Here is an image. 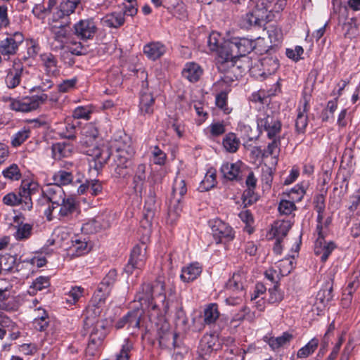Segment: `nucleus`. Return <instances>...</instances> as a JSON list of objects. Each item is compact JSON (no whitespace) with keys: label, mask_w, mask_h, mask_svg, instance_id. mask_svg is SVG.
<instances>
[{"label":"nucleus","mask_w":360,"mask_h":360,"mask_svg":"<svg viewBox=\"0 0 360 360\" xmlns=\"http://www.w3.org/2000/svg\"><path fill=\"white\" fill-rule=\"evenodd\" d=\"M271 141L268 143L266 149L264 150L262 156L268 157L269 155H273L276 151L279 150L281 145V135L275 136L274 137L268 138Z\"/></svg>","instance_id":"603ef678"},{"label":"nucleus","mask_w":360,"mask_h":360,"mask_svg":"<svg viewBox=\"0 0 360 360\" xmlns=\"http://www.w3.org/2000/svg\"><path fill=\"white\" fill-rule=\"evenodd\" d=\"M265 12L257 8L252 9L242 18L241 25L245 29L260 27L265 24Z\"/></svg>","instance_id":"2eb2a0df"},{"label":"nucleus","mask_w":360,"mask_h":360,"mask_svg":"<svg viewBox=\"0 0 360 360\" xmlns=\"http://www.w3.org/2000/svg\"><path fill=\"white\" fill-rule=\"evenodd\" d=\"M72 244L68 249V254L71 257L82 256L89 252L90 247L85 238L75 236L71 240Z\"/></svg>","instance_id":"aec40b11"},{"label":"nucleus","mask_w":360,"mask_h":360,"mask_svg":"<svg viewBox=\"0 0 360 360\" xmlns=\"http://www.w3.org/2000/svg\"><path fill=\"white\" fill-rule=\"evenodd\" d=\"M83 292L84 289L78 286L72 287L67 295V302L71 304H75L82 296Z\"/></svg>","instance_id":"338daca9"},{"label":"nucleus","mask_w":360,"mask_h":360,"mask_svg":"<svg viewBox=\"0 0 360 360\" xmlns=\"http://www.w3.org/2000/svg\"><path fill=\"white\" fill-rule=\"evenodd\" d=\"M220 348L218 336L214 334H205L200 340L199 352L202 356H209Z\"/></svg>","instance_id":"dca6fc26"},{"label":"nucleus","mask_w":360,"mask_h":360,"mask_svg":"<svg viewBox=\"0 0 360 360\" xmlns=\"http://www.w3.org/2000/svg\"><path fill=\"white\" fill-rule=\"evenodd\" d=\"M56 4L57 0H44L42 4H38L34 6L32 13L38 18H43L44 14L51 13Z\"/></svg>","instance_id":"79ce46f5"},{"label":"nucleus","mask_w":360,"mask_h":360,"mask_svg":"<svg viewBox=\"0 0 360 360\" xmlns=\"http://www.w3.org/2000/svg\"><path fill=\"white\" fill-rule=\"evenodd\" d=\"M32 184L22 182L17 191L10 192L2 198L4 205L10 207L21 205L24 210H30L32 208V195L33 188Z\"/></svg>","instance_id":"7ed1b4c3"},{"label":"nucleus","mask_w":360,"mask_h":360,"mask_svg":"<svg viewBox=\"0 0 360 360\" xmlns=\"http://www.w3.org/2000/svg\"><path fill=\"white\" fill-rule=\"evenodd\" d=\"M46 264V259L44 257L41 255L34 256L32 258H27L22 260L20 263L17 265V269L20 266H24L30 265L32 267L40 268L44 266Z\"/></svg>","instance_id":"3c124183"},{"label":"nucleus","mask_w":360,"mask_h":360,"mask_svg":"<svg viewBox=\"0 0 360 360\" xmlns=\"http://www.w3.org/2000/svg\"><path fill=\"white\" fill-rule=\"evenodd\" d=\"M220 34L217 32H212L211 33L207 39V44L209 48V49L211 51H217V57H219V50L221 49V47L223 46V44L219 46L220 44V40H221Z\"/></svg>","instance_id":"6e6d98bb"},{"label":"nucleus","mask_w":360,"mask_h":360,"mask_svg":"<svg viewBox=\"0 0 360 360\" xmlns=\"http://www.w3.org/2000/svg\"><path fill=\"white\" fill-rule=\"evenodd\" d=\"M30 136V129L28 127H23L11 136V146L15 148L21 146Z\"/></svg>","instance_id":"de8ad7c7"},{"label":"nucleus","mask_w":360,"mask_h":360,"mask_svg":"<svg viewBox=\"0 0 360 360\" xmlns=\"http://www.w3.org/2000/svg\"><path fill=\"white\" fill-rule=\"evenodd\" d=\"M210 226L217 244L231 241L235 238V232L232 227L219 219L210 220Z\"/></svg>","instance_id":"0eeeda50"},{"label":"nucleus","mask_w":360,"mask_h":360,"mask_svg":"<svg viewBox=\"0 0 360 360\" xmlns=\"http://www.w3.org/2000/svg\"><path fill=\"white\" fill-rule=\"evenodd\" d=\"M335 248V245L333 242L327 243L323 238H316L314 252L316 255L321 256V262H325Z\"/></svg>","instance_id":"4be33fe9"},{"label":"nucleus","mask_w":360,"mask_h":360,"mask_svg":"<svg viewBox=\"0 0 360 360\" xmlns=\"http://www.w3.org/2000/svg\"><path fill=\"white\" fill-rule=\"evenodd\" d=\"M72 179V174L65 170H59L53 175L54 184L60 186L70 184Z\"/></svg>","instance_id":"09e8293b"},{"label":"nucleus","mask_w":360,"mask_h":360,"mask_svg":"<svg viewBox=\"0 0 360 360\" xmlns=\"http://www.w3.org/2000/svg\"><path fill=\"white\" fill-rule=\"evenodd\" d=\"M146 169L144 164H139L135 171L133 178V188L136 193H141L146 180Z\"/></svg>","instance_id":"f704fd0d"},{"label":"nucleus","mask_w":360,"mask_h":360,"mask_svg":"<svg viewBox=\"0 0 360 360\" xmlns=\"http://www.w3.org/2000/svg\"><path fill=\"white\" fill-rule=\"evenodd\" d=\"M294 257L285 258L280 262L279 268L283 275H288L295 268Z\"/></svg>","instance_id":"0e129e2a"},{"label":"nucleus","mask_w":360,"mask_h":360,"mask_svg":"<svg viewBox=\"0 0 360 360\" xmlns=\"http://www.w3.org/2000/svg\"><path fill=\"white\" fill-rule=\"evenodd\" d=\"M37 311L42 314V316H35L33 325L37 330L39 331H44L49 326V317L44 309L39 308L37 309Z\"/></svg>","instance_id":"8fccbe9b"},{"label":"nucleus","mask_w":360,"mask_h":360,"mask_svg":"<svg viewBox=\"0 0 360 360\" xmlns=\"http://www.w3.org/2000/svg\"><path fill=\"white\" fill-rule=\"evenodd\" d=\"M75 34L82 39H92L97 32V26L93 18L80 20L74 25Z\"/></svg>","instance_id":"f8f14e48"},{"label":"nucleus","mask_w":360,"mask_h":360,"mask_svg":"<svg viewBox=\"0 0 360 360\" xmlns=\"http://www.w3.org/2000/svg\"><path fill=\"white\" fill-rule=\"evenodd\" d=\"M132 154L124 149H117L114 155L113 162L111 164L114 175L118 178H124L128 175V168L131 165Z\"/></svg>","instance_id":"6e6552de"},{"label":"nucleus","mask_w":360,"mask_h":360,"mask_svg":"<svg viewBox=\"0 0 360 360\" xmlns=\"http://www.w3.org/2000/svg\"><path fill=\"white\" fill-rule=\"evenodd\" d=\"M146 248L144 244L137 245L131 250L130 259L124 267L127 274H132L135 270L141 269L145 265Z\"/></svg>","instance_id":"1a4fd4ad"},{"label":"nucleus","mask_w":360,"mask_h":360,"mask_svg":"<svg viewBox=\"0 0 360 360\" xmlns=\"http://www.w3.org/2000/svg\"><path fill=\"white\" fill-rule=\"evenodd\" d=\"M23 72V65L20 60L13 61V67L8 72L6 77V83L10 89H13L20 83L21 77Z\"/></svg>","instance_id":"a211bd4d"},{"label":"nucleus","mask_w":360,"mask_h":360,"mask_svg":"<svg viewBox=\"0 0 360 360\" xmlns=\"http://www.w3.org/2000/svg\"><path fill=\"white\" fill-rule=\"evenodd\" d=\"M319 340L316 338H312L306 345L300 348L297 353V358H307L312 354L317 349Z\"/></svg>","instance_id":"49530a36"},{"label":"nucleus","mask_w":360,"mask_h":360,"mask_svg":"<svg viewBox=\"0 0 360 360\" xmlns=\"http://www.w3.org/2000/svg\"><path fill=\"white\" fill-rule=\"evenodd\" d=\"M220 315L218 305L215 303H210L205 306L203 311V321L206 325L215 323Z\"/></svg>","instance_id":"e433bc0d"},{"label":"nucleus","mask_w":360,"mask_h":360,"mask_svg":"<svg viewBox=\"0 0 360 360\" xmlns=\"http://www.w3.org/2000/svg\"><path fill=\"white\" fill-rule=\"evenodd\" d=\"M156 211V207H155V194L154 193L150 192V195L148 197L147 200L145 202L144 206V212H143V217L144 219L148 221H150L155 214Z\"/></svg>","instance_id":"c03bdc74"},{"label":"nucleus","mask_w":360,"mask_h":360,"mask_svg":"<svg viewBox=\"0 0 360 360\" xmlns=\"http://www.w3.org/2000/svg\"><path fill=\"white\" fill-rule=\"evenodd\" d=\"M50 285L49 278L46 276L37 278L30 286L27 292L30 295H34L38 291L47 288Z\"/></svg>","instance_id":"a18cd8bd"},{"label":"nucleus","mask_w":360,"mask_h":360,"mask_svg":"<svg viewBox=\"0 0 360 360\" xmlns=\"http://www.w3.org/2000/svg\"><path fill=\"white\" fill-rule=\"evenodd\" d=\"M160 288L161 290H163V285L160 283H156L155 284L151 283H143L142 285V291L139 292L136 295V299L141 302V304H145L148 308H151L155 310L158 308V305L156 302H154V292L155 289Z\"/></svg>","instance_id":"9b49d317"},{"label":"nucleus","mask_w":360,"mask_h":360,"mask_svg":"<svg viewBox=\"0 0 360 360\" xmlns=\"http://www.w3.org/2000/svg\"><path fill=\"white\" fill-rule=\"evenodd\" d=\"M244 164L238 160L234 163L224 162L220 168L223 177L229 181H239L243 179L242 168Z\"/></svg>","instance_id":"4468645a"},{"label":"nucleus","mask_w":360,"mask_h":360,"mask_svg":"<svg viewBox=\"0 0 360 360\" xmlns=\"http://www.w3.org/2000/svg\"><path fill=\"white\" fill-rule=\"evenodd\" d=\"M187 191L186 183L183 179H175L172 187V198H181Z\"/></svg>","instance_id":"13d9d810"},{"label":"nucleus","mask_w":360,"mask_h":360,"mask_svg":"<svg viewBox=\"0 0 360 360\" xmlns=\"http://www.w3.org/2000/svg\"><path fill=\"white\" fill-rule=\"evenodd\" d=\"M238 216L240 219L246 224L245 227V231L248 233H251L253 231V229L252 228L251 225L254 222V218L250 211L247 210H242L239 213Z\"/></svg>","instance_id":"680f3d73"},{"label":"nucleus","mask_w":360,"mask_h":360,"mask_svg":"<svg viewBox=\"0 0 360 360\" xmlns=\"http://www.w3.org/2000/svg\"><path fill=\"white\" fill-rule=\"evenodd\" d=\"M155 98L150 93H142L140 97L139 111L141 115H150L154 111Z\"/></svg>","instance_id":"c756f323"},{"label":"nucleus","mask_w":360,"mask_h":360,"mask_svg":"<svg viewBox=\"0 0 360 360\" xmlns=\"http://www.w3.org/2000/svg\"><path fill=\"white\" fill-rule=\"evenodd\" d=\"M309 110L308 101L304 98L302 104V108L299 107L297 119L295 121V128L298 133H304L307 126V112Z\"/></svg>","instance_id":"7c9ffc66"},{"label":"nucleus","mask_w":360,"mask_h":360,"mask_svg":"<svg viewBox=\"0 0 360 360\" xmlns=\"http://www.w3.org/2000/svg\"><path fill=\"white\" fill-rule=\"evenodd\" d=\"M81 230L85 234L96 233L101 231L99 221L96 218L91 219L82 225Z\"/></svg>","instance_id":"bf43d9fd"},{"label":"nucleus","mask_w":360,"mask_h":360,"mask_svg":"<svg viewBox=\"0 0 360 360\" xmlns=\"http://www.w3.org/2000/svg\"><path fill=\"white\" fill-rule=\"evenodd\" d=\"M292 338L293 336L292 334L288 332H284L281 336L276 338L264 337V341L268 343V345L272 349L276 350L280 348L281 347H283L288 344L291 341Z\"/></svg>","instance_id":"c9c22d12"},{"label":"nucleus","mask_w":360,"mask_h":360,"mask_svg":"<svg viewBox=\"0 0 360 360\" xmlns=\"http://www.w3.org/2000/svg\"><path fill=\"white\" fill-rule=\"evenodd\" d=\"M80 1L81 0H63L56 12L57 16L61 18L73 13L76 7L80 4Z\"/></svg>","instance_id":"ea45409f"},{"label":"nucleus","mask_w":360,"mask_h":360,"mask_svg":"<svg viewBox=\"0 0 360 360\" xmlns=\"http://www.w3.org/2000/svg\"><path fill=\"white\" fill-rule=\"evenodd\" d=\"M257 128L259 131L266 134L267 138L280 135L282 124L278 115L271 110L261 112L257 115Z\"/></svg>","instance_id":"20e7f679"},{"label":"nucleus","mask_w":360,"mask_h":360,"mask_svg":"<svg viewBox=\"0 0 360 360\" xmlns=\"http://www.w3.org/2000/svg\"><path fill=\"white\" fill-rule=\"evenodd\" d=\"M3 176L11 181H18L21 178V173L16 164H12L2 171Z\"/></svg>","instance_id":"5fc2aeb1"},{"label":"nucleus","mask_w":360,"mask_h":360,"mask_svg":"<svg viewBox=\"0 0 360 360\" xmlns=\"http://www.w3.org/2000/svg\"><path fill=\"white\" fill-rule=\"evenodd\" d=\"M245 351L240 348L231 349L226 352L225 360H245Z\"/></svg>","instance_id":"774afa93"},{"label":"nucleus","mask_w":360,"mask_h":360,"mask_svg":"<svg viewBox=\"0 0 360 360\" xmlns=\"http://www.w3.org/2000/svg\"><path fill=\"white\" fill-rule=\"evenodd\" d=\"M181 210V199L179 198H172L168 209L167 223L174 224L180 217Z\"/></svg>","instance_id":"2f4dec72"},{"label":"nucleus","mask_w":360,"mask_h":360,"mask_svg":"<svg viewBox=\"0 0 360 360\" xmlns=\"http://www.w3.org/2000/svg\"><path fill=\"white\" fill-rule=\"evenodd\" d=\"M74 150L72 144L67 142H59L51 146V155L56 160L70 157Z\"/></svg>","instance_id":"5701e85b"},{"label":"nucleus","mask_w":360,"mask_h":360,"mask_svg":"<svg viewBox=\"0 0 360 360\" xmlns=\"http://www.w3.org/2000/svg\"><path fill=\"white\" fill-rule=\"evenodd\" d=\"M255 48V41L245 37H233L223 43L219 50V57L216 58L218 70L222 72L233 74L237 70L242 69L240 72L250 68L249 60L247 65L238 64V58L244 57Z\"/></svg>","instance_id":"f257e3e1"},{"label":"nucleus","mask_w":360,"mask_h":360,"mask_svg":"<svg viewBox=\"0 0 360 360\" xmlns=\"http://www.w3.org/2000/svg\"><path fill=\"white\" fill-rule=\"evenodd\" d=\"M202 74L200 66L195 63H187L183 70L182 76L191 82H196Z\"/></svg>","instance_id":"bb28decb"},{"label":"nucleus","mask_w":360,"mask_h":360,"mask_svg":"<svg viewBox=\"0 0 360 360\" xmlns=\"http://www.w3.org/2000/svg\"><path fill=\"white\" fill-rule=\"evenodd\" d=\"M93 157L96 169L101 168L109 160L111 153L106 146L95 147L92 149L91 153L89 154Z\"/></svg>","instance_id":"393cba45"},{"label":"nucleus","mask_w":360,"mask_h":360,"mask_svg":"<svg viewBox=\"0 0 360 360\" xmlns=\"http://www.w3.org/2000/svg\"><path fill=\"white\" fill-rule=\"evenodd\" d=\"M32 226L30 224H20L15 233V238L18 240H22L29 238L32 235Z\"/></svg>","instance_id":"864d4df0"},{"label":"nucleus","mask_w":360,"mask_h":360,"mask_svg":"<svg viewBox=\"0 0 360 360\" xmlns=\"http://www.w3.org/2000/svg\"><path fill=\"white\" fill-rule=\"evenodd\" d=\"M51 31L54 41L57 43L55 49H63L68 34L67 27L65 25H53L51 27Z\"/></svg>","instance_id":"cd10ccee"},{"label":"nucleus","mask_w":360,"mask_h":360,"mask_svg":"<svg viewBox=\"0 0 360 360\" xmlns=\"http://www.w3.org/2000/svg\"><path fill=\"white\" fill-rule=\"evenodd\" d=\"M330 280H332L330 278ZM333 299V281L327 282L323 288L321 289L316 297V304L325 307Z\"/></svg>","instance_id":"4c0bfd02"},{"label":"nucleus","mask_w":360,"mask_h":360,"mask_svg":"<svg viewBox=\"0 0 360 360\" xmlns=\"http://www.w3.org/2000/svg\"><path fill=\"white\" fill-rule=\"evenodd\" d=\"M141 316L142 311L139 309L130 311L126 314L127 328L131 334L135 333V331L139 328Z\"/></svg>","instance_id":"58836bf2"},{"label":"nucleus","mask_w":360,"mask_h":360,"mask_svg":"<svg viewBox=\"0 0 360 360\" xmlns=\"http://www.w3.org/2000/svg\"><path fill=\"white\" fill-rule=\"evenodd\" d=\"M246 282V273L240 270L233 274L232 278L229 280L227 287L233 290L242 291Z\"/></svg>","instance_id":"72a5a7b5"},{"label":"nucleus","mask_w":360,"mask_h":360,"mask_svg":"<svg viewBox=\"0 0 360 360\" xmlns=\"http://www.w3.org/2000/svg\"><path fill=\"white\" fill-rule=\"evenodd\" d=\"M112 288L109 286L100 283L97 290L95 291L92 300L91 305L88 307H92L94 313L96 315H100L102 311V307L105 304L106 298L110 295Z\"/></svg>","instance_id":"ddd939ff"},{"label":"nucleus","mask_w":360,"mask_h":360,"mask_svg":"<svg viewBox=\"0 0 360 360\" xmlns=\"http://www.w3.org/2000/svg\"><path fill=\"white\" fill-rule=\"evenodd\" d=\"M222 146L226 152L235 153L240 146V141L235 133L229 132L223 138Z\"/></svg>","instance_id":"473e14b6"},{"label":"nucleus","mask_w":360,"mask_h":360,"mask_svg":"<svg viewBox=\"0 0 360 360\" xmlns=\"http://www.w3.org/2000/svg\"><path fill=\"white\" fill-rule=\"evenodd\" d=\"M167 51L166 46L160 41H151L144 45L143 52L150 60L160 58Z\"/></svg>","instance_id":"f3484780"},{"label":"nucleus","mask_w":360,"mask_h":360,"mask_svg":"<svg viewBox=\"0 0 360 360\" xmlns=\"http://www.w3.org/2000/svg\"><path fill=\"white\" fill-rule=\"evenodd\" d=\"M40 58L48 75H55L59 72L56 56L51 53H45Z\"/></svg>","instance_id":"c85d7f7f"},{"label":"nucleus","mask_w":360,"mask_h":360,"mask_svg":"<svg viewBox=\"0 0 360 360\" xmlns=\"http://www.w3.org/2000/svg\"><path fill=\"white\" fill-rule=\"evenodd\" d=\"M65 197V194L61 186L53 184L42 191V200H51V202L57 204Z\"/></svg>","instance_id":"b1692460"},{"label":"nucleus","mask_w":360,"mask_h":360,"mask_svg":"<svg viewBox=\"0 0 360 360\" xmlns=\"http://www.w3.org/2000/svg\"><path fill=\"white\" fill-rule=\"evenodd\" d=\"M217 171L214 168H210L205 175L199 186V190L207 191L214 188L217 184Z\"/></svg>","instance_id":"a19ab883"},{"label":"nucleus","mask_w":360,"mask_h":360,"mask_svg":"<svg viewBox=\"0 0 360 360\" xmlns=\"http://www.w3.org/2000/svg\"><path fill=\"white\" fill-rule=\"evenodd\" d=\"M151 160L155 165H165L167 159V155L158 146H155L151 150Z\"/></svg>","instance_id":"052dcab7"},{"label":"nucleus","mask_w":360,"mask_h":360,"mask_svg":"<svg viewBox=\"0 0 360 360\" xmlns=\"http://www.w3.org/2000/svg\"><path fill=\"white\" fill-rule=\"evenodd\" d=\"M177 335L170 330L169 324L167 322L163 323L158 328V338L159 344L162 347H166L172 341V344L175 347L176 338Z\"/></svg>","instance_id":"6ab92c4d"},{"label":"nucleus","mask_w":360,"mask_h":360,"mask_svg":"<svg viewBox=\"0 0 360 360\" xmlns=\"http://www.w3.org/2000/svg\"><path fill=\"white\" fill-rule=\"evenodd\" d=\"M92 307H88L86 316L84 321V328L89 333V342L87 349L95 350L101 343L105 336L104 322L98 319L100 315L94 313Z\"/></svg>","instance_id":"f03ea898"},{"label":"nucleus","mask_w":360,"mask_h":360,"mask_svg":"<svg viewBox=\"0 0 360 360\" xmlns=\"http://www.w3.org/2000/svg\"><path fill=\"white\" fill-rule=\"evenodd\" d=\"M202 272V266L198 262H193L184 267L180 278L182 281L189 283L195 280Z\"/></svg>","instance_id":"a878e982"},{"label":"nucleus","mask_w":360,"mask_h":360,"mask_svg":"<svg viewBox=\"0 0 360 360\" xmlns=\"http://www.w3.org/2000/svg\"><path fill=\"white\" fill-rule=\"evenodd\" d=\"M80 212L79 204L72 197L64 198L59 202L58 218L60 221H68Z\"/></svg>","instance_id":"9d476101"},{"label":"nucleus","mask_w":360,"mask_h":360,"mask_svg":"<svg viewBox=\"0 0 360 360\" xmlns=\"http://www.w3.org/2000/svg\"><path fill=\"white\" fill-rule=\"evenodd\" d=\"M24 39V35L20 32L7 34V37L0 41V53L9 59L11 56L17 54Z\"/></svg>","instance_id":"423d86ee"},{"label":"nucleus","mask_w":360,"mask_h":360,"mask_svg":"<svg viewBox=\"0 0 360 360\" xmlns=\"http://www.w3.org/2000/svg\"><path fill=\"white\" fill-rule=\"evenodd\" d=\"M101 22L104 27L117 29L125 22L124 13L122 11L109 13L101 18Z\"/></svg>","instance_id":"412c9836"},{"label":"nucleus","mask_w":360,"mask_h":360,"mask_svg":"<svg viewBox=\"0 0 360 360\" xmlns=\"http://www.w3.org/2000/svg\"><path fill=\"white\" fill-rule=\"evenodd\" d=\"M225 131L226 127L223 122H212L206 129H205V134L210 139L219 137L224 134Z\"/></svg>","instance_id":"37998d69"},{"label":"nucleus","mask_w":360,"mask_h":360,"mask_svg":"<svg viewBox=\"0 0 360 360\" xmlns=\"http://www.w3.org/2000/svg\"><path fill=\"white\" fill-rule=\"evenodd\" d=\"M295 210L296 206L292 200H282L278 205V211L281 214L289 215Z\"/></svg>","instance_id":"e2e57ef3"},{"label":"nucleus","mask_w":360,"mask_h":360,"mask_svg":"<svg viewBox=\"0 0 360 360\" xmlns=\"http://www.w3.org/2000/svg\"><path fill=\"white\" fill-rule=\"evenodd\" d=\"M228 95L225 91H221L216 96V105L220 108L225 114H229L232 109L228 106Z\"/></svg>","instance_id":"4d7b16f0"},{"label":"nucleus","mask_w":360,"mask_h":360,"mask_svg":"<svg viewBox=\"0 0 360 360\" xmlns=\"http://www.w3.org/2000/svg\"><path fill=\"white\" fill-rule=\"evenodd\" d=\"M47 99V94H41L40 95L25 97L21 100H13L10 105L11 108L13 110L27 112L37 109Z\"/></svg>","instance_id":"39448f33"},{"label":"nucleus","mask_w":360,"mask_h":360,"mask_svg":"<svg viewBox=\"0 0 360 360\" xmlns=\"http://www.w3.org/2000/svg\"><path fill=\"white\" fill-rule=\"evenodd\" d=\"M132 349V342L129 340H125L120 353L117 355L116 360H129Z\"/></svg>","instance_id":"69168bd1"}]
</instances>
